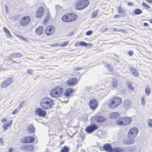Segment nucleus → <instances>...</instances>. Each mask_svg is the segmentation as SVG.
<instances>
[{"mask_svg": "<svg viewBox=\"0 0 152 152\" xmlns=\"http://www.w3.org/2000/svg\"><path fill=\"white\" fill-rule=\"evenodd\" d=\"M53 103V101L52 99L45 97L41 99L40 105L41 107L43 109L48 110L51 107Z\"/></svg>", "mask_w": 152, "mask_h": 152, "instance_id": "nucleus-1", "label": "nucleus"}, {"mask_svg": "<svg viewBox=\"0 0 152 152\" xmlns=\"http://www.w3.org/2000/svg\"><path fill=\"white\" fill-rule=\"evenodd\" d=\"M63 89L61 86H57L53 88L50 92V96L53 98L61 96L63 94Z\"/></svg>", "mask_w": 152, "mask_h": 152, "instance_id": "nucleus-2", "label": "nucleus"}, {"mask_svg": "<svg viewBox=\"0 0 152 152\" xmlns=\"http://www.w3.org/2000/svg\"><path fill=\"white\" fill-rule=\"evenodd\" d=\"M122 99L120 97H114L109 101V105L114 108L118 106L122 102Z\"/></svg>", "mask_w": 152, "mask_h": 152, "instance_id": "nucleus-3", "label": "nucleus"}, {"mask_svg": "<svg viewBox=\"0 0 152 152\" xmlns=\"http://www.w3.org/2000/svg\"><path fill=\"white\" fill-rule=\"evenodd\" d=\"M88 0H84L77 1L75 4V8L78 10H81L86 7L88 4Z\"/></svg>", "mask_w": 152, "mask_h": 152, "instance_id": "nucleus-4", "label": "nucleus"}, {"mask_svg": "<svg viewBox=\"0 0 152 152\" xmlns=\"http://www.w3.org/2000/svg\"><path fill=\"white\" fill-rule=\"evenodd\" d=\"M138 132V130L136 127L131 128L129 131L128 134V137L135 138Z\"/></svg>", "mask_w": 152, "mask_h": 152, "instance_id": "nucleus-5", "label": "nucleus"}, {"mask_svg": "<svg viewBox=\"0 0 152 152\" xmlns=\"http://www.w3.org/2000/svg\"><path fill=\"white\" fill-rule=\"evenodd\" d=\"M13 79L12 78L9 77L2 82L1 84V87L5 88L11 85L13 82Z\"/></svg>", "mask_w": 152, "mask_h": 152, "instance_id": "nucleus-6", "label": "nucleus"}, {"mask_svg": "<svg viewBox=\"0 0 152 152\" xmlns=\"http://www.w3.org/2000/svg\"><path fill=\"white\" fill-rule=\"evenodd\" d=\"M30 18L28 16H25L22 18L20 21V24L21 26H25L27 25L30 22Z\"/></svg>", "mask_w": 152, "mask_h": 152, "instance_id": "nucleus-7", "label": "nucleus"}, {"mask_svg": "<svg viewBox=\"0 0 152 152\" xmlns=\"http://www.w3.org/2000/svg\"><path fill=\"white\" fill-rule=\"evenodd\" d=\"M44 11V7H39L37 10L35 16L37 18H40L42 17L43 15Z\"/></svg>", "mask_w": 152, "mask_h": 152, "instance_id": "nucleus-8", "label": "nucleus"}, {"mask_svg": "<svg viewBox=\"0 0 152 152\" xmlns=\"http://www.w3.org/2000/svg\"><path fill=\"white\" fill-rule=\"evenodd\" d=\"M35 113L36 115L41 117H44L46 114V112L43 110L41 108H36L35 110Z\"/></svg>", "mask_w": 152, "mask_h": 152, "instance_id": "nucleus-9", "label": "nucleus"}, {"mask_svg": "<svg viewBox=\"0 0 152 152\" xmlns=\"http://www.w3.org/2000/svg\"><path fill=\"white\" fill-rule=\"evenodd\" d=\"M97 128V126L95 124H93L87 126L86 128V131L87 132L91 133Z\"/></svg>", "mask_w": 152, "mask_h": 152, "instance_id": "nucleus-10", "label": "nucleus"}, {"mask_svg": "<svg viewBox=\"0 0 152 152\" xmlns=\"http://www.w3.org/2000/svg\"><path fill=\"white\" fill-rule=\"evenodd\" d=\"M54 29V27L53 26H48L46 28L45 30V32L47 35H50L53 33Z\"/></svg>", "mask_w": 152, "mask_h": 152, "instance_id": "nucleus-11", "label": "nucleus"}, {"mask_svg": "<svg viewBox=\"0 0 152 152\" xmlns=\"http://www.w3.org/2000/svg\"><path fill=\"white\" fill-rule=\"evenodd\" d=\"M89 105L92 110L95 109L97 106V103L96 100L94 99H91L89 102Z\"/></svg>", "mask_w": 152, "mask_h": 152, "instance_id": "nucleus-12", "label": "nucleus"}, {"mask_svg": "<svg viewBox=\"0 0 152 152\" xmlns=\"http://www.w3.org/2000/svg\"><path fill=\"white\" fill-rule=\"evenodd\" d=\"M77 79L75 78H71L67 81L66 84L67 85L71 86H74L76 84Z\"/></svg>", "mask_w": 152, "mask_h": 152, "instance_id": "nucleus-13", "label": "nucleus"}, {"mask_svg": "<svg viewBox=\"0 0 152 152\" xmlns=\"http://www.w3.org/2000/svg\"><path fill=\"white\" fill-rule=\"evenodd\" d=\"M134 138L128 137V139H126L124 141V144L127 145H130L134 143L136 140L134 139Z\"/></svg>", "mask_w": 152, "mask_h": 152, "instance_id": "nucleus-14", "label": "nucleus"}, {"mask_svg": "<svg viewBox=\"0 0 152 152\" xmlns=\"http://www.w3.org/2000/svg\"><path fill=\"white\" fill-rule=\"evenodd\" d=\"M64 90H63V91ZM74 91V90L71 88H68L67 89L64 91V93L63 91V94L64 96H66V97H69L71 94L73 93Z\"/></svg>", "mask_w": 152, "mask_h": 152, "instance_id": "nucleus-15", "label": "nucleus"}, {"mask_svg": "<svg viewBox=\"0 0 152 152\" xmlns=\"http://www.w3.org/2000/svg\"><path fill=\"white\" fill-rule=\"evenodd\" d=\"M67 15H68V22L75 20L77 18L76 15L73 13L67 14Z\"/></svg>", "mask_w": 152, "mask_h": 152, "instance_id": "nucleus-16", "label": "nucleus"}, {"mask_svg": "<svg viewBox=\"0 0 152 152\" xmlns=\"http://www.w3.org/2000/svg\"><path fill=\"white\" fill-rule=\"evenodd\" d=\"M132 104V103L131 101L130 100L126 99L124 100L123 106L125 109H127L131 106Z\"/></svg>", "mask_w": 152, "mask_h": 152, "instance_id": "nucleus-17", "label": "nucleus"}, {"mask_svg": "<svg viewBox=\"0 0 152 152\" xmlns=\"http://www.w3.org/2000/svg\"><path fill=\"white\" fill-rule=\"evenodd\" d=\"M99 96L101 98H103L108 93V92L106 89H101L99 90Z\"/></svg>", "mask_w": 152, "mask_h": 152, "instance_id": "nucleus-18", "label": "nucleus"}, {"mask_svg": "<svg viewBox=\"0 0 152 152\" xmlns=\"http://www.w3.org/2000/svg\"><path fill=\"white\" fill-rule=\"evenodd\" d=\"M103 148L105 151H107V152H112L113 148L111 147L110 144H105L104 145Z\"/></svg>", "mask_w": 152, "mask_h": 152, "instance_id": "nucleus-19", "label": "nucleus"}, {"mask_svg": "<svg viewBox=\"0 0 152 152\" xmlns=\"http://www.w3.org/2000/svg\"><path fill=\"white\" fill-rule=\"evenodd\" d=\"M94 119L95 121L99 122H102L106 120V119L103 116L99 115L94 116Z\"/></svg>", "mask_w": 152, "mask_h": 152, "instance_id": "nucleus-20", "label": "nucleus"}, {"mask_svg": "<svg viewBox=\"0 0 152 152\" xmlns=\"http://www.w3.org/2000/svg\"><path fill=\"white\" fill-rule=\"evenodd\" d=\"M43 30V27L42 26H39L36 29L35 31L37 35L40 36L42 34Z\"/></svg>", "mask_w": 152, "mask_h": 152, "instance_id": "nucleus-21", "label": "nucleus"}, {"mask_svg": "<svg viewBox=\"0 0 152 152\" xmlns=\"http://www.w3.org/2000/svg\"><path fill=\"white\" fill-rule=\"evenodd\" d=\"M124 125H127L130 124L132 121V119L128 117H125L123 118Z\"/></svg>", "mask_w": 152, "mask_h": 152, "instance_id": "nucleus-22", "label": "nucleus"}, {"mask_svg": "<svg viewBox=\"0 0 152 152\" xmlns=\"http://www.w3.org/2000/svg\"><path fill=\"white\" fill-rule=\"evenodd\" d=\"M118 85V81L116 80L113 79L111 81L110 86L113 88H116Z\"/></svg>", "mask_w": 152, "mask_h": 152, "instance_id": "nucleus-23", "label": "nucleus"}, {"mask_svg": "<svg viewBox=\"0 0 152 152\" xmlns=\"http://www.w3.org/2000/svg\"><path fill=\"white\" fill-rule=\"evenodd\" d=\"M110 117L111 118H117L119 117V115L117 112H113L109 115Z\"/></svg>", "mask_w": 152, "mask_h": 152, "instance_id": "nucleus-24", "label": "nucleus"}, {"mask_svg": "<svg viewBox=\"0 0 152 152\" xmlns=\"http://www.w3.org/2000/svg\"><path fill=\"white\" fill-rule=\"evenodd\" d=\"M130 70L134 76H136L138 75V72L134 67H130Z\"/></svg>", "mask_w": 152, "mask_h": 152, "instance_id": "nucleus-25", "label": "nucleus"}, {"mask_svg": "<svg viewBox=\"0 0 152 152\" xmlns=\"http://www.w3.org/2000/svg\"><path fill=\"white\" fill-rule=\"evenodd\" d=\"M50 15L48 14H47L42 21L43 24L44 25H46L47 23L49 22V19H50Z\"/></svg>", "mask_w": 152, "mask_h": 152, "instance_id": "nucleus-26", "label": "nucleus"}, {"mask_svg": "<svg viewBox=\"0 0 152 152\" xmlns=\"http://www.w3.org/2000/svg\"><path fill=\"white\" fill-rule=\"evenodd\" d=\"M112 152H124V151L123 148L115 147L113 148Z\"/></svg>", "mask_w": 152, "mask_h": 152, "instance_id": "nucleus-27", "label": "nucleus"}, {"mask_svg": "<svg viewBox=\"0 0 152 152\" xmlns=\"http://www.w3.org/2000/svg\"><path fill=\"white\" fill-rule=\"evenodd\" d=\"M21 56V54L20 53H12L10 55V57H11L12 58H19Z\"/></svg>", "mask_w": 152, "mask_h": 152, "instance_id": "nucleus-28", "label": "nucleus"}, {"mask_svg": "<svg viewBox=\"0 0 152 152\" xmlns=\"http://www.w3.org/2000/svg\"><path fill=\"white\" fill-rule=\"evenodd\" d=\"M27 131L29 133H33L35 131V128L33 125H30L28 127Z\"/></svg>", "mask_w": 152, "mask_h": 152, "instance_id": "nucleus-29", "label": "nucleus"}, {"mask_svg": "<svg viewBox=\"0 0 152 152\" xmlns=\"http://www.w3.org/2000/svg\"><path fill=\"white\" fill-rule=\"evenodd\" d=\"M26 139H27L28 140L24 142L25 143H31L34 140V138L33 137L31 136L26 137Z\"/></svg>", "mask_w": 152, "mask_h": 152, "instance_id": "nucleus-30", "label": "nucleus"}, {"mask_svg": "<svg viewBox=\"0 0 152 152\" xmlns=\"http://www.w3.org/2000/svg\"><path fill=\"white\" fill-rule=\"evenodd\" d=\"M117 124L119 125H124L123 118H120L116 120Z\"/></svg>", "mask_w": 152, "mask_h": 152, "instance_id": "nucleus-31", "label": "nucleus"}, {"mask_svg": "<svg viewBox=\"0 0 152 152\" xmlns=\"http://www.w3.org/2000/svg\"><path fill=\"white\" fill-rule=\"evenodd\" d=\"M3 29L4 31L5 32L7 36L9 37L11 36V34H10L9 31L6 28H3Z\"/></svg>", "mask_w": 152, "mask_h": 152, "instance_id": "nucleus-32", "label": "nucleus"}, {"mask_svg": "<svg viewBox=\"0 0 152 152\" xmlns=\"http://www.w3.org/2000/svg\"><path fill=\"white\" fill-rule=\"evenodd\" d=\"M62 20L65 22H68V16L67 15V14L63 16L61 18Z\"/></svg>", "mask_w": 152, "mask_h": 152, "instance_id": "nucleus-33", "label": "nucleus"}, {"mask_svg": "<svg viewBox=\"0 0 152 152\" xmlns=\"http://www.w3.org/2000/svg\"><path fill=\"white\" fill-rule=\"evenodd\" d=\"M151 92L150 88L149 87L147 86L145 89V93L147 96L149 95Z\"/></svg>", "mask_w": 152, "mask_h": 152, "instance_id": "nucleus-34", "label": "nucleus"}, {"mask_svg": "<svg viewBox=\"0 0 152 152\" xmlns=\"http://www.w3.org/2000/svg\"><path fill=\"white\" fill-rule=\"evenodd\" d=\"M79 43L78 42H77L75 44V45H76V44H77L78 43ZM79 45L80 46H86L87 45V44L85 42H79Z\"/></svg>", "mask_w": 152, "mask_h": 152, "instance_id": "nucleus-35", "label": "nucleus"}, {"mask_svg": "<svg viewBox=\"0 0 152 152\" xmlns=\"http://www.w3.org/2000/svg\"><path fill=\"white\" fill-rule=\"evenodd\" d=\"M142 13V11L139 9H136L134 11V14L136 15L140 14Z\"/></svg>", "mask_w": 152, "mask_h": 152, "instance_id": "nucleus-36", "label": "nucleus"}, {"mask_svg": "<svg viewBox=\"0 0 152 152\" xmlns=\"http://www.w3.org/2000/svg\"><path fill=\"white\" fill-rule=\"evenodd\" d=\"M98 14V12L97 11H96L93 12L91 14V17L92 18L96 17L97 15Z\"/></svg>", "mask_w": 152, "mask_h": 152, "instance_id": "nucleus-37", "label": "nucleus"}, {"mask_svg": "<svg viewBox=\"0 0 152 152\" xmlns=\"http://www.w3.org/2000/svg\"><path fill=\"white\" fill-rule=\"evenodd\" d=\"M68 151L69 148L66 146H65L61 149V152H68Z\"/></svg>", "mask_w": 152, "mask_h": 152, "instance_id": "nucleus-38", "label": "nucleus"}, {"mask_svg": "<svg viewBox=\"0 0 152 152\" xmlns=\"http://www.w3.org/2000/svg\"><path fill=\"white\" fill-rule=\"evenodd\" d=\"M141 103L143 105H144L145 104V96H142L141 97Z\"/></svg>", "mask_w": 152, "mask_h": 152, "instance_id": "nucleus-39", "label": "nucleus"}, {"mask_svg": "<svg viewBox=\"0 0 152 152\" xmlns=\"http://www.w3.org/2000/svg\"><path fill=\"white\" fill-rule=\"evenodd\" d=\"M69 41H66L61 43L60 44V46L61 47H64L67 45L69 43Z\"/></svg>", "mask_w": 152, "mask_h": 152, "instance_id": "nucleus-40", "label": "nucleus"}, {"mask_svg": "<svg viewBox=\"0 0 152 152\" xmlns=\"http://www.w3.org/2000/svg\"><path fill=\"white\" fill-rule=\"evenodd\" d=\"M24 101H22L20 102V104H19V105L18 106V109H19L23 107L24 105Z\"/></svg>", "mask_w": 152, "mask_h": 152, "instance_id": "nucleus-41", "label": "nucleus"}, {"mask_svg": "<svg viewBox=\"0 0 152 152\" xmlns=\"http://www.w3.org/2000/svg\"><path fill=\"white\" fill-rule=\"evenodd\" d=\"M27 145H23L21 146L20 149L23 151H25L27 150Z\"/></svg>", "mask_w": 152, "mask_h": 152, "instance_id": "nucleus-42", "label": "nucleus"}, {"mask_svg": "<svg viewBox=\"0 0 152 152\" xmlns=\"http://www.w3.org/2000/svg\"><path fill=\"white\" fill-rule=\"evenodd\" d=\"M12 120H10L9 121H8L6 123L4 124L5 125H6L7 126L9 127L12 125Z\"/></svg>", "mask_w": 152, "mask_h": 152, "instance_id": "nucleus-43", "label": "nucleus"}, {"mask_svg": "<svg viewBox=\"0 0 152 152\" xmlns=\"http://www.w3.org/2000/svg\"><path fill=\"white\" fill-rule=\"evenodd\" d=\"M56 9L57 11H60L62 10V7L58 5H56Z\"/></svg>", "mask_w": 152, "mask_h": 152, "instance_id": "nucleus-44", "label": "nucleus"}, {"mask_svg": "<svg viewBox=\"0 0 152 152\" xmlns=\"http://www.w3.org/2000/svg\"><path fill=\"white\" fill-rule=\"evenodd\" d=\"M148 125L149 126L152 127V119H149L148 121Z\"/></svg>", "mask_w": 152, "mask_h": 152, "instance_id": "nucleus-45", "label": "nucleus"}, {"mask_svg": "<svg viewBox=\"0 0 152 152\" xmlns=\"http://www.w3.org/2000/svg\"><path fill=\"white\" fill-rule=\"evenodd\" d=\"M118 12V13H121L122 11V8L120 7V5L117 7Z\"/></svg>", "mask_w": 152, "mask_h": 152, "instance_id": "nucleus-46", "label": "nucleus"}, {"mask_svg": "<svg viewBox=\"0 0 152 152\" xmlns=\"http://www.w3.org/2000/svg\"><path fill=\"white\" fill-rule=\"evenodd\" d=\"M27 73L30 75H31L33 73V70L32 69H28L27 70Z\"/></svg>", "mask_w": 152, "mask_h": 152, "instance_id": "nucleus-47", "label": "nucleus"}, {"mask_svg": "<svg viewBox=\"0 0 152 152\" xmlns=\"http://www.w3.org/2000/svg\"><path fill=\"white\" fill-rule=\"evenodd\" d=\"M128 88L131 90H132L134 89V87L132 86L131 84L130 83H128Z\"/></svg>", "mask_w": 152, "mask_h": 152, "instance_id": "nucleus-48", "label": "nucleus"}, {"mask_svg": "<svg viewBox=\"0 0 152 152\" xmlns=\"http://www.w3.org/2000/svg\"><path fill=\"white\" fill-rule=\"evenodd\" d=\"M92 33V32L91 31H87L86 33V34L87 35H91Z\"/></svg>", "mask_w": 152, "mask_h": 152, "instance_id": "nucleus-49", "label": "nucleus"}, {"mask_svg": "<svg viewBox=\"0 0 152 152\" xmlns=\"http://www.w3.org/2000/svg\"><path fill=\"white\" fill-rule=\"evenodd\" d=\"M7 127L8 126H7L6 125H5L4 124L2 126V127L4 130H6L7 129Z\"/></svg>", "mask_w": 152, "mask_h": 152, "instance_id": "nucleus-50", "label": "nucleus"}, {"mask_svg": "<svg viewBox=\"0 0 152 152\" xmlns=\"http://www.w3.org/2000/svg\"><path fill=\"white\" fill-rule=\"evenodd\" d=\"M119 31H121V32L123 33H127V31L126 30L124 29H119Z\"/></svg>", "mask_w": 152, "mask_h": 152, "instance_id": "nucleus-51", "label": "nucleus"}, {"mask_svg": "<svg viewBox=\"0 0 152 152\" xmlns=\"http://www.w3.org/2000/svg\"><path fill=\"white\" fill-rule=\"evenodd\" d=\"M21 39L22 40H24L25 41L27 42L28 41V39L27 38L25 37H23V36H22V37Z\"/></svg>", "mask_w": 152, "mask_h": 152, "instance_id": "nucleus-52", "label": "nucleus"}, {"mask_svg": "<svg viewBox=\"0 0 152 152\" xmlns=\"http://www.w3.org/2000/svg\"><path fill=\"white\" fill-rule=\"evenodd\" d=\"M0 144L1 145H3V139L1 137H0Z\"/></svg>", "mask_w": 152, "mask_h": 152, "instance_id": "nucleus-53", "label": "nucleus"}, {"mask_svg": "<svg viewBox=\"0 0 152 152\" xmlns=\"http://www.w3.org/2000/svg\"><path fill=\"white\" fill-rule=\"evenodd\" d=\"M142 5L144 6V7H147V8H149L150 6L146 4L144 2H143L142 3Z\"/></svg>", "mask_w": 152, "mask_h": 152, "instance_id": "nucleus-54", "label": "nucleus"}, {"mask_svg": "<svg viewBox=\"0 0 152 152\" xmlns=\"http://www.w3.org/2000/svg\"><path fill=\"white\" fill-rule=\"evenodd\" d=\"M18 110L17 109H15L12 112V114H16L18 112Z\"/></svg>", "mask_w": 152, "mask_h": 152, "instance_id": "nucleus-55", "label": "nucleus"}, {"mask_svg": "<svg viewBox=\"0 0 152 152\" xmlns=\"http://www.w3.org/2000/svg\"><path fill=\"white\" fill-rule=\"evenodd\" d=\"M129 55L131 56H132L134 54L133 52L132 51H131L130 52H128Z\"/></svg>", "mask_w": 152, "mask_h": 152, "instance_id": "nucleus-56", "label": "nucleus"}, {"mask_svg": "<svg viewBox=\"0 0 152 152\" xmlns=\"http://www.w3.org/2000/svg\"><path fill=\"white\" fill-rule=\"evenodd\" d=\"M7 121L6 118H3L1 119V121L3 123H4Z\"/></svg>", "mask_w": 152, "mask_h": 152, "instance_id": "nucleus-57", "label": "nucleus"}, {"mask_svg": "<svg viewBox=\"0 0 152 152\" xmlns=\"http://www.w3.org/2000/svg\"><path fill=\"white\" fill-rule=\"evenodd\" d=\"M111 31H119V29H118L117 28H113V29L111 30Z\"/></svg>", "mask_w": 152, "mask_h": 152, "instance_id": "nucleus-58", "label": "nucleus"}, {"mask_svg": "<svg viewBox=\"0 0 152 152\" xmlns=\"http://www.w3.org/2000/svg\"><path fill=\"white\" fill-rule=\"evenodd\" d=\"M16 36L18 37L21 38L22 37V36L19 34H15Z\"/></svg>", "mask_w": 152, "mask_h": 152, "instance_id": "nucleus-59", "label": "nucleus"}, {"mask_svg": "<svg viewBox=\"0 0 152 152\" xmlns=\"http://www.w3.org/2000/svg\"><path fill=\"white\" fill-rule=\"evenodd\" d=\"M73 34V32L72 31H71L68 34V35L72 36Z\"/></svg>", "mask_w": 152, "mask_h": 152, "instance_id": "nucleus-60", "label": "nucleus"}, {"mask_svg": "<svg viewBox=\"0 0 152 152\" xmlns=\"http://www.w3.org/2000/svg\"><path fill=\"white\" fill-rule=\"evenodd\" d=\"M127 4L129 6H132L133 5V3L131 2H128Z\"/></svg>", "mask_w": 152, "mask_h": 152, "instance_id": "nucleus-61", "label": "nucleus"}, {"mask_svg": "<svg viewBox=\"0 0 152 152\" xmlns=\"http://www.w3.org/2000/svg\"><path fill=\"white\" fill-rule=\"evenodd\" d=\"M58 45V44H51V46L52 47H54V46H57Z\"/></svg>", "mask_w": 152, "mask_h": 152, "instance_id": "nucleus-62", "label": "nucleus"}, {"mask_svg": "<svg viewBox=\"0 0 152 152\" xmlns=\"http://www.w3.org/2000/svg\"><path fill=\"white\" fill-rule=\"evenodd\" d=\"M108 70L110 72L112 71L113 70V68L111 67H110L109 68V69H108Z\"/></svg>", "mask_w": 152, "mask_h": 152, "instance_id": "nucleus-63", "label": "nucleus"}, {"mask_svg": "<svg viewBox=\"0 0 152 152\" xmlns=\"http://www.w3.org/2000/svg\"><path fill=\"white\" fill-rule=\"evenodd\" d=\"M120 15H115L114 16V18H119L120 17Z\"/></svg>", "mask_w": 152, "mask_h": 152, "instance_id": "nucleus-64", "label": "nucleus"}]
</instances>
